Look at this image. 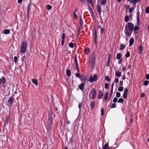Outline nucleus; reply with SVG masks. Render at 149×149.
<instances>
[{"mask_svg":"<svg viewBox=\"0 0 149 149\" xmlns=\"http://www.w3.org/2000/svg\"><path fill=\"white\" fill-rule=\"evenodd\" d=\"M95 54L93 52L92 53L89 59V63L90 66L92 68L95 65Z\"/></svg>","mask_w":149,"mask_h":149,"instance_id":"nucleus-1","label":"nucleus"},{"mask_svg":"<svg viewBox=\"0 0 149 149\" xmlns=\"http://www.w3.org/2000/svg\"><path fill=\"white\" fill-rule=\"evenodd\" d=\"M53 120L52 113L50 114L48 116V119L47 121L48 127L50 129L51 128L52 122Z\"/></svg>","mask_w":149,"mask_h":149,"instance_id":"nucleus-2","label":"nucleus"},{"mask_svg":"<svg viewBox=\"0 0 149 149\" xmlns=\"http://www.w3.org/2000/svg\"><path fill=\"white\" fill-rule=\"evenodd\" d=\"M27 46V44H26L25 42L23 41L21 45L20 52L21 53H24L26 52Z\"/></svg>","mask_w":149,"mask_h":149,"instance_id":"nucleus-3","label":"nucleus"},{"mask_svg":"<svg viewBox=\"0 0 149 149\" xmlns=\"http://www.w3.org/2000/svg\"><path fill=\"white\" fill-rule=\"evenodd\" d=\"M97 79V76L96 74H95L93 77L92 76H90L89 79V81L91 82H92L93 81H95Z\"/></svg>","mask_w":149,"mask_h":149,"instance_id":"nucleus-4","label":"nucleus"},{"mask_svg":"<svg viewBox=\"0 0 149 149\" xmlns=\"http://www.w3.org/2000/svg\"><path fill=\"white\" fill-rule=\"evenodd\" d=\"M14 100V98L13 97H9L8 100V106L10 107L12 105V104Z\"/></svg>","mask_w":149,"mask_h":149,"instance_id":"nucleus-5","label":"nucleus"},{"mask_svg":"<svg viewBox=\"0 0 149 149\" xmlns=\"http://www.w3.org/2000/svg\"><path fill=\"white\" fill-rule=\"evenodd\" d=\"M96 94V90L95 89L91 91L90 94L89 96L90 97L91 95L92 94V97L91 98L92 99H94L95 97Z\"/></svg>","mask_w":149,"mask_h":149,"instance_id":"nucleus-6","label":"nucleus"},{"mask_svg":"<svg viewBox=\"0 0 149 149\" xmlns=\"http://www.w3.org/2000/svg\"><path fill=\"white\" fill-rule=\"evenodd\" d=\"M128 90L127 88H125L124 91V93L123 95V98L126 99L127 97V94Z\"/></svg>","mask_w":149,"mask_h":149,"instance_id":"nucleus-7","label":"nucleus"},{"mask_svg":"<svg viewBox=\"0 0 149 149\" xmlns=\"http://www.w3.org/2000/svg\"><path fill=\"white\" fill-rule=\"evenodd\" d=\"M81 81L83 82H85L87 80V77H86L85 75L82 74L80 78Z\"/></svg>","mask_w":149,"mask_h":149,"instance_id":"nucleus-8","label":"nucleus"},{"mask_svg":"<svg viewBox=\"0 0 149 149\" xmlns=\"http://www.w3.org/2000/svg\"><path fill=\"white\" fill-rule=\"evenodd\" d=\"M125 33L126 34V36L130 37V36L131 35V34L128 32L127 25H125Z\"/></svg>","mask_w":149,"mask_h":149,"instance_id":"nucleus-9","label":"nucleus"},{"mask_svg":"<svg viewBox=\"0 0 149 149\" xmlns=\"http://www.w3.org/2000/svg\"><path fill=\"white\" fill-rule=\"evenodd\" d=\"M128 24L129 29L130 31H132L133 29L134 25L132 23L129 22L128 23Z\"/></svg>","mask_w":149,"mask_h":149,"instance_id":"nucleus-10","label":"nucleus"},{"mask_svg":"<svg viewBox=\"0 0 149 149\" xmlns=\"http://www.w3.org/2000/svg\"><path fill=\"white\" fill-rule=\"evenodd\" d=\"M6 82V79L4 77H2L0 79V84H2V86Z\"/></svg>","mask_w":149,"mask_h":149,"instance_id":"nucleus-11","label":"nucleus"},{"mask_svg":"<svg viewBox=\"0 0 149 149\" xmlns=\"http://www.w3.org/2000/svg\"><path fill=\"white\" fill-rule=\"evenodd\" d=\"M97 12L100 15L101 14V8L99 4H97Z\"/></svg>","mask_w":149,"mask_h":149,"instance_id":"nucleus-12","label":"nucleus"},{"mask_svg":"<svg viewBox=\"0 0 149 149\" xmlns=\"http://www.w3.org/2000/svg\"><path fill=\"white\" fill-rule=\"evenodd\" d=\"M94 34L95 42L96 45L97 43V32L96 30L94 31Z\"/></svg>","mask_w":149,"mask_h":149,"instance_id":"nucleus-13","label":"nucleus"},{"mask_svg":"<svg viewBox=\"0 0 149 149\" xmlns=\"http://www.w3.org/2000/svg\"><path fill=\"white\" fill-rule=\"evenodd\" d=\"M103 95V93L102 91H99L98 97V98L99 99H101Z\"/></svg>","mask_w":149,"mask_h":149,"instance_id":"nucleus-14","label":"nucleus"},{"mask_svg":"<svg viewBox=\"0 0 149 149\" xmlns=\"http://www.w3.org/2000/svg\"><path fill=\"white\" fill-rule=\"evenodd\" d=\"M84 83H81L79 86V88L82 91H83L84 87Z\"/></svg>","mask_w":149,"mask_h":149,"instance_id":"nucleus-15","label":"nucleus"},{"mask_svg":"<svg viewBox=\"0 0 149 149\" xmlns=\"http://www.w3.org/2000/svg\"><path fill=\"white\" fill-rule=\"evenodd\" d=\"M121 72L119 71H117L116 73V75L118 77H120L121 76Z\"/></svg>","mask_w":149,"mask_h":149,"instance_id":"nucleus-16","label":"nucleus"},{"mask_svg":"<svg viewBox=\"0 0 149 149\" xmlns=\"http://www.w3.org/2000/svg\"><path fill=\"white\" fill-rule=\"evenodd\" d=\"M30 7H31V6H30V4H29L27 6V15H28V17L29 16V13L30 11Z\"/></svg>","mask_w":149,"mask_h":149,"instance_id":"nucleus-17","label":"nucleus"},{"mask_svg":"<svg viewBox=\"0 0 149 149\" xmlns=\"http://www.w3.org/2000/svg\"><path fill=\"white\" fill-rule=\"evenodd\" d=\"M134 39L133 38H131L130 41V45L131 46L134 43Z\"/></svg>","mask_w":149,"mask_h":149,"instance_id":"nucleus-18","label":"nucleus"},{"mask_svg":"<svg viewBox=\"0 0 149 149\" xmlns=\"http://www.w3.org/2000/svg\"><path fill=\"white\" fill-rule=\"evenodd\" d=\"M10 32V31L8 29L4 30L3 31V33L6 34H9Z\"/></svg>","mask_w":149,"mask_h":149,"instance_id":"nucleus-19","label":"nucleus"},{"mask_svg":"<svg viewBox=\"0 0 149 149\" xmlns=\"http://www.w3.org/2000/svg\"><path fill=\"white\" fill-rule=\"evenodd\" d=\"M139 13L137 12V23L139 25Z\"/></svg>","mask_w":149,"mask_h":149,"instance_id":"nucleus-20","label":"nucleus"},{"mask_svg":"<svg viewBox=\"0 0 149 149\" xmlns=\"http://www.w3.org/2000/svg\"><path fill=\"white\" fill-rule=\"evenodd\" d=\"M32 81L36 85H37L38 84V82L37 80L35 79H32Z\"/></svg>","mask_w":149,"mask_h":149,"instance_id":"nucleus-21","label":"nucleus"},{"mask_svg":"<svg viewBox=\"0 0 149 149\" xmlns=\"http://www.w3.org/2000/svg\"><path fill=\"white\" fill-rule=\"evenodd\" d=\"M109 93L108 92H106L104 97V99L105 100H107L108 98V96L109 95Z\"/></svg>","mask_w":149,"mask_h":149,"instance_id":"nucleus-22","label":"nucleus"},{"mask_svg":"<svg viewBox=\"0 0 149 149\" xmlns=\"http://www.w3.org/2000/svg\"><path fill=\"white\" fill-rule=\"evenodd\" d=\"M90 50L89 48L86 49L84 50V53L86 54H88L90 52Z\"/></svg>","mask_w":149,"mask_h":149,"instance_id":"nucleus-23","label":"nucleus"},{"mask_svg":"<svg viewBox=\"0 0 149 149\" xmlns=\"http://www.w3.org/2000/svg\"><path fill=\"white\" fill-rule=\"evenodd\" d=\"M103 149H110V148L108 147V143L105 144L103 147Z\"/></svg>","mask_w":149,"mask_h":149,"instance_id":"nucleus-24","label":"nucleus"},{"mask_svg":"<svg viewBox=\"0 0 149 149\" xmlns=\"http://www.w3.org/2000/svg\"><path fill=\"white\" fill-rule=\"evenodd\" d=\"M130 1L134 4H135L137 2H138V0H130Z\"/></svg>","mask_w":149,"mask_h":149,"instance_id":"nucleus-25","label":"nucleus"},{"mask_svg":"<svg viewBox=\"0 0 149 149\" xmlns=\"http://www.w3.org/2000/svg\"><path fill=\"white\" fill-rule=\"evenodd\" d=\"M66 74L68 77L70 76L71 75V72L69 70H68L66 71Z\"/></svg>","mask_w":149,"mask_h":149,"instance_id":"nucleus-26","label":"nucleus"},{"mask_svg":"<svg viewBox=\"0 0 149 149\" xmlns=\"http://www.w3.org/2000/svg\"><path fill=\"white\" fill-rule=\"evenodd\" d=\"M125 47V46L123 44H122L120 45V50H122Z\"/></svg>","mask_w":149,"mask_h":149,"instance_id":"nucleus-27","label":"nucleus"},{"mask_svg":"<svg viewBox=\"0 0 149 149\" xmlns=\"http://www.w3.org/2000/svg\"><path fill=\"white\" fill-rule=\"evenodd\" d=\"M124 100L122 98H120L119 99L118 102V103H123L124 102Z\"/></svg>","mask_w":149,"mask_h":149,"instance_id":"nucleus-28","label":"nucleus"},{"mask_svg":"<svg viewBox=\"0 0 149 149\" xmlns=\"http://www.w3.org/2000/svg\"><path fill=\"white\" fill-rule=\"evenodd\" d=\"M121 57V54L119 53L117 55L116 58L118 59H120Z\"/></svg>","mask_w":149,"mask_h":149,"instance_id":"nucleus-29","label":"nucleus"},{"mask_svg":"<svg viewBox=\"0 0 149 149\" xmlns=\"http://www.w3.org/2000/svg\"><path fill=\"white\" fill-rule=\"evenodd\" d=\"M149 83V81H145L144 82L143 84L145 86H147Z\"/></svg>","mask_w":149,"mask_h":149,"instance_id":"nucleus-30","label":"nucleus"},{"mask_svg":"<svg viewBox=\"0 0 149 149\" xmlns=\"http://www.w3.org/2000/svg\"><path fill=\"white\" fill-rule=\"evenodd\" d=\"M129 20V17L127 15H126L125 18V21L126 22H127Z\"/></svg>","mask_w":149,"mask_h":149,"instance_id":"nucleus-31","label":"nucleus"},{"mask_svg":"<svg viewBox=\"0 0 149 149\" xmlns=\"http://www.w3.org/2000/svg\"><path fill=\"white\" fill-rule=\"evenodd\" d=\"M95 104L94 102H91L90 105L91 108H93L95 106Z\"/></svg>","mask_w":149,"mask_h":149,"instance_id":"nucleus-32","label":"nucleus"},{"mask_svg":"<svg viewBox=\"0 0 149 149\" xmlns=\"http://www.w3.org/2000/svg\"><path fill=\"white\" fill-rule=\"evenodd\" d=\"M123 89V87L122 86H120L118 88V90L119 91H122Z\"/></svg>","mask_w":149,"mask_h":149,"instance_id":"nucleus-33","label":"nucleus"},{"mask_svg":"<svg viewBox=\"0 0 149 149\" xmlns=\"http://www.w3.org/2000/svg\"><path fill=\"white\" fill-rule=\"evenodd\" d=\"M130 55V53L129 52L127 51V53L125 54V56L126 57H129Z\"/></svg>","mask_w":149,"mask_h":149,"instance_id":"nucleus-34","label":"nucleus"},{"mask_svg":"<svg viewBox=\"0 0 149 149\" xmlns=\"http://www.w3.org/2000/svg\"><path fill=\"white\" fill-rule=\"evenodd\" d=\"M82 106V103H80L79 104L78 107L79 109V112L81 111V107Z\"/></svg>","mask_w":149,"mask_h":149,"instance_id":"nucleus-35","label":"nucleus"},{"mask_svg":"<svg viewBox=\"0 0 149 149\" xmlns=\"http://www.w3.org/2000/svg\"><path fill=\"white\" fill-rule=\"evenodd\" d=\"M105 29L103 28H102L100 29V33L102 34L104 32V31Z\"/></svg>","mask_w":149,"mask_h":149,"instance_id":"nucleus-36","label":"nucleus"},{"mask_svg":"<svg viewBox=\"0 0 149 149\" xmlns=\"http://www.w3.org/2000/svg\"><path fill=\"white\" fill-rule=\"evenodd\" d=\"M120 92H117L116 93V97L118 98L120 97Z\"/></svg>","mask_w":149,"mask_h":149,"instance_id":"nucleus-37","label":"nucleus"},{"mask_svg":"<svg viewBox=\"0 0 149 149\" xmlns=\"http://www.w3.org/2000/svg\"><path fill=\"white\" fill-rule=\"evenodd\" d=\"M146 13H149V7H147L146 9Z\"/></svg>","mask_w":149,"mask_h":149,"instance_id":"nucleus-38","label":"nucleus"},{"mask_svg":"<svg viewBox=\"0 0 149 149\" xmlns=\"http://www.w3.org/2000/svg\"><path fill=\"white\" fill-rule=\"evenodd\" d=\"M116 107V104L115 103H113L111 106V108H115Z\"/></svg>","mask_w":149,"mask_h":149,"instance_id":"nucleus-39","label":"nucleus"},{"mask_svg":"<svg viewBox=\"0 0 149 149\" xmlns=\"http://www.w3.org/2000/svg\"><path fill=\"white\" fill-rule=\"evenodd\" d=\"M47 8L48 10H50L51 9L52 7L50 5H48L47 6Z\"/></svg>","mask_w":149,"mask_h":149,"instance_id":"nucleus-40","label":"nucleus"},{"mask_svg":"<svg viewBox=\"0 0 149 149\" xmlns=\"http://www.w3.org/2000/svg\"><path fill=\"white\" fill-rule=\"evenodd\" d=\"M105 79L107 81H110L109 77L108 76H106L105 78Z\"/></svg>","mask_w":149,"mask_h":149,"instance_id":"nucleus-41","label":"nucleus"},{"mask_svg":"<svg viewBox=\"0 0 149 149\" xmlns=\"http://www.w3.org/2000/svg\"><path fill=\"white\" fill-rule=\"evenodd\" d=\"M74 44L73 43L70 42L69 44V46L71 47L72 48L73 47Z\"/></svg>","mask_w":149,"mask_h":149,"instance_id":"nucleus-42","label":"nucleus"},{"mask_svg":"<svg viewBox=\"0 0 149 149\" xmlns=\"http://www.w3.org/2000/svg\"><path fill=\"white\" fill-rule=\"evenodd\" d=\"M17 58L16 56H15L14 58V61L15 63H16L17 62Z\"/></svg>","mask_w":149,"mask_h":149,"instance_id":"nucleus-43","label":"nucleus"},{"mask_svg":"<svg viewBox=\"0 0 149 149\" xmlns=\"http://www.w3.org/2000/svg\"><path fill=\"white\" fill-rule=\"evenodd\" d=\"M139 29V27L136 26H135L134 28V31L135 32H136L137 30Z\"/></svg>","mask_w":149,"mask_h":149,"instance_id":"nucleus-44","label":"nucleus"},{"mask_svg":"<svg viewBox=\"0 0 149 149\" xmlns=\"http://www.w3.org/2000/svg\"><path fill=\"white\" fill-rule=\"evenodd\" d=\"M87 3L89 5L91 4V3H92V2L91 0H87Z\"/></svg>","mask_w":149,"mask_h":149,"instance_id":"nucleus-45","label":"nucleus"},{"mask_svg":"<svg viewBox=\"0 0 149 149\" xmlns=\"http://www.w3.org/2000/svg\"><path fill=\"white\" fill-rule=\"evenodd\" d=\"M117 98L116 97H115L113 100V102L114 103L116 102H117Z\"/></svg>","mask_w":149,"mask_h":149,"instance_id":"nucleus-46","label":"nucleus"},{"mask_svg":"<svg viewBox=\"0 0 149 149\" xmlns=\"http://www.w3.org/2000/svg\"><path fill=\"white\" fill-rule=\"evenodd\" d=\"M145 95V94L144 93H141L140 94V97H144Z\"/></svg>","mask_w":149,"mask_h":149,"instance_id":"nucleus-47","label":"nucleus"},{"mask_svg":"<svg viewBox=\"0 0 149 149\" xmlns=\"http://www.w3.org/2000/svg\"><path fill=\"white\" fill-rule=\"evenodd\" d=\"M75 75L76 77L80 78L81 75L77 73Z\"/></svg>","mask_w":149,"mask_h":149,"instance_id":"nucleus-48","label":"nucleus"},{"mask_svg":"<svg viewBox=\"0 0 149 149\" xmlns=\"http://www.w3.org/2000/svg\"><path fill=\"white\" fill-rule=\"evenodd\" d=\"M74 61H75V65L78 64V63H77V58L76 56H75L74 58Z\"/></svg>","mask_w":149,"mask_h":149,"instance_id":"nucleus-49","label":"nucleus"},{"mask_svg":"<svg viewBox=\"0 0 149 149\" xmlns=\"http://www.w3.org/2000/svg\"><path fill=\"white\" fill-rule=\"evenodd\" d=\"M73 17L75 19H77V16L75 13H73Z\"/></svg>","mask_w":149,"mask_h":149,"instance_id":"nucleus-50","label":"nucleus"},{"mask_svg":"<svg viewBox=\"0 0 149 149\" xmlns=\"http://www.w3.org/2000/svg\"><path fill=\"white\" fill-rule=\"evenodd\" d=\"M102 1L101 4L102 5H104L106 3V0H101Z\"/></svg>","mask_w":149,"mask_h":149,"instance_id":"nucleus-51","label":"nucleus"},{"mask_svg":"<svg viewBox=\"0 0 149 149\" xmlns=\"http://www.w3.org/2000/svg\"><path fill=\"white\" fill-rule=\"evenodd\" d=\"M119 79L118 78H115L114 81L115 83H118V82Z\"/></svg>","mask_w":149,"mask_h":149,"instance_id":"nucleus-52","label":"nucleus"},{"mask_svg":"<svg viewBox=\"0 0 149 149\" xmlns=\"http://www.w3.org/2000/svg\"><path fill=\"white\" fill-rule=\"evenodd\" d=\"M65 33H63L62 35V40H64L65 38Z\"/></svg>","mask_w":149,"mask_h":149,"instance_id":"nucleus-53","label":"nucleus"},{"mask_svg":"<svg viewBox=\"0 0 149 149\" xmlns=\"http://www.w3.org/2000/svg\"><path fill=\"white\" fill-rule=\"evenodd\" d=\"M105 88L106 89H107L108 88V86H109V85H108V84L107 83H106L105 84Z\"/></svg>","mask_w":149,"mask_h":149,"instance_id":"nucleus-54","label":"nucleus"},{"mask_svg":"<svg viewBox=\"0 0 149 149\" xmlns=\"http://www.w3.org/2000/svg\"><path fill=\"white\" fill-rule=\"evenodd\" d=\"M101 115L102 116L104 114V109L102 108V109L101 110Z\"/></svg>","mask_w":149,"mask_h":149,"instance_id":"nucleus-55","label":"nucleus"},{"mask_svg":"<svg viewBox=\"0 0 149 149\" xmlns=\"http://www.w3.org/2000/svg\"><path fill=\"white\" fill-rule=\"evenodd\" d=\"M80 18H81L80 19V24L81 25H82L83 24V22L82 21L81 16H80Z\"/></svg>","mask_w":149,"mask_h":149,"instance_id":"nucleus-56","label":"nucleus"},{"mask_svg":"<svg viewBox=\"0 0 149 149\" xmlns=\"http://www.w3.org/2000/svg\"><path fill=\"white\" fill-rule=\"evenodd\" d=\"M113 91H112V90H111V93H110V97H109V99H110L111 97L113 94Z\"/></svg>","mask_w":149,"mask_h":149,"instance_id":"nucleus-57","label":"nucleus"},{"mask_svg":"<svg viewBox=\"0 0 149 149\" xmlns=\"http://www.w3.org/2000/svg\"><path fill=\"white\" fill-rule=\"evenodd\" d=\"M25 56H23L21 60L22 61H24V59L25 58Z\"/></svg>","mask_w":149,"mask_h":149,"instance_id":"nucleus-58","label":"nucleus"},{"mask_svg":"<svg viewBox=\"0 0 149 149\" xmlns=\"http://www.w3.org/2000/svg\"><path fill=\"white\" fill-rule=\"evenodd\" d=\"M146 78L147 79H149V74H148L146 75Z\"/></svg>","mask_w":149,"mask_h":149,"instance_id":"nucleus-59","label":"nucleus"},{"mask_svg":"<svg viewBox=\"0 0 149 149\" xmlns=\"http://www.w3.org/2000/svg\"><path fill=\"white\" fill-rule=\"evenodd\" d=\"M143 50V47L142 46L140 45V54L141 53L142 51Z\"/></svg>","mask_w":149,"mask_h":149,"instance_id":"nucleus-60","label":"nucleus"},{"mask_svg":"<svg viewBox=\"0 0 149 149\" xmlns=\"http://www.w3.org/2000/svg\"><path fill=\"white\" fill-rule=\"evenodd\" d=\"M100 24H102V22H99L98 23V27L100 29L101 28V26L100 25Z\"/></svg>","mask_w":149,"mask_h":149,"instance_id":"nucleus-61","label":"nucleus"},{"mask_svg":"<svg viewBox=\"0 0 149 149\" xmlns=\"http://www.w3.org/2000/svg\"><path fill=\"white\" fill-rule=\"evenodd\" d=\"M126 69V67L124 66H123L122 71H124Z\"/></svg>","mask_w":149,"mask_h":149,"instance_id":"nucleus-62","label":"nucleus"},{"mask_svg":"<svg viewBox=\"0 0 149 149\" xmlns=\"http://www.w3.org/2000/svg\"><path fill=\"white\" fill-rule=\"evenodd\" d=\"M120 86H123V81H120Z\"/></svg>","mask_w":149,"mask_h":149,"instance_id":"nucleus-63","label":"nucleus"},{"mask_svg":"<svg viewBox=\"0 0 149 149\" xmlns=\"http://www.w3.org/2000/svg\"><path fill=\"white\" fill-rule=\"evenodd\" d=\"M64 42V40H62V41H61L62 45L63 46V45Z\"/></svg>","mask_w":149,"mask_h":149,"instance_id":"nucleus-64","label":"nucleus"}]
</instances>
